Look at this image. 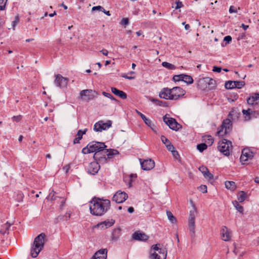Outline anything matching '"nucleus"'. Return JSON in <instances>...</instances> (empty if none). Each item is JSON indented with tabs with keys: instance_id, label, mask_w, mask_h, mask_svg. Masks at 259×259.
Returning <instances> with one entry per match:
<instances>
[{
	"instance_id": "obj_1",
	"label": "nucleus",
	"mask_w": 259,
	"mask_h": 259,
	"mask_svg": "<svg viewBox=\"0 0 259 259\" xmlns=\"http://www.w3.org/2000/svg\"><path fill=\"white\" fill-rule=\"evenodd\" d=\"M110 207V201L108 199L95 197L89 202L90 212L94 216L103 215L109 210Z\"/></svg>"
},
{
	"instance_id": "obj_2",
	"label": "nucleus",
	"mask_w": 259,
	"mask_h": 259,
	"mask_svg": "<svg viewBox=\"0 0 259 259\" xmlns=\"http://www.w3.org/2000/svg\"><path fill=\"white\" fill-rule=\"evenodd\" d=\"M185 94V91L179 87L172 89L164 88L159 93V97L167 100H177L183 97Z\"/></svg>"
},
{
	"instance_id": "obj_3",
	"label": "nucleus",
	"mask_w": 259,
	"mask_h": 259,
	"mask_svg": "<svg viewBox=\"0 0 259 259\" xmlns=\"http://www.w3.org/2000/svg\"><path fill=\"white\" fill-rule=\"evenodd\" d=\"M167 249L160 244H156L151 246L149 253V259H166Z\"/></svg>"
},
{
	"instance_id": "obj_4",
	"label": "nucleus",
	"mask_w": 259,
	"mask_h": 259,
	"mask_svg": "<svg viewBox=\"0 0 259 259\" xmlns=\"http://www.w3.org/2000/svg\"><path fill=\"white\" fill-rule=\"evenodd\" d=\"M106 147V146L104 143L93 142L88 144L82 149V153L84 154L96 153L103 150Z\"/></svg>"
},
{
	"instance_id": "obj_5",
	"label": "nucleus",
	"mask_w": 259,
	"mask_h": 259,
	"mask_svg": "<svg viewBox=\"0 0 259 259\" xmlns=\"http://www.w3.org/2000/svg\"><path fill=\"white\" fill-rule=\"evenodd\" d=\"M218 149L224 155L229 156L233 149L231 141L225 139H222L218 143Z\"/></svg>"
},
{
	"instance_id": "obj_6",
	"label": "nucleus",
	"mask_w": 259,
	"mask_h": 259,
	"mask_svg": "<svg viewBox=\"0 0 259 259\" xmlns=\"http://www.w3.org/2000/svg\"><path fill=\"white\" fill-rule=\"evenodd\" d=\"M232 123L230 119H225L221 126L218 128L217 135L219 137H224L229 133L231 130Z\"/></svg>"
},
{
	"instance_id": "obj_7",
	"label": "nucleus",
	"mask_w": 259,
	"mask_h": 259,
	"mask_svg": "<svg viewBox=\"0 0 259 259\" xmlns=\"http://www.w3.org/2000/svg\"><path fill=\"white\" fill-rule=\"evenodd\" d=\"M197 214V210L195 206L193 205V208L189 212L188 218L189 229L191 235L194 236L195 229V218Z\"/></svg>"
},
{
	"instance_id": "obj_8",
	"label": "nucleus",
	"mask_w": 259,
	"mask_h": 259,
	"mask_svg": "<svg viewBox=\"0 0 259 259\" xmlns=\"http://www.w3.org/2000/svg\"><path fill=\"white\" fill-rule=\"evenodd\" d=\"M215 81L209 77L200 78L198 80L197 85L201 90L211 89L215 87Z\"/></svg>"
},
{
	"instance_id": "obj_9",
	"label": "nucleus",
	"mask_w": 259,
	"mask_h": 259,
	"mask_svg": "<svg viewBox=\"0 0 259 259\" xmlns=\"http://www.w3.org/2000/svg\"><path fill=\"white\" fill-rule=\"evenodd\" d=\"M112 122L111 120H100L96 122L94 126V130L96 132H101L103 131L107 130L112 126Z\"/></svg>"
},
{
	"instance_id": "obj_10",
	"label": "nucleus",
	"mask_w": 259,
	"mask_h": 259,
	"mask_svg": "<svg viewBox=\"0 0 259 259\" xmlns=\"http://www.w3.org/2000/svg\"><path fill=\"white\" fill-rule=\"evenodd\" d=\"M163 118L164 122L172 130L178 131L181 128V125L178 123L175 119L169 117V115H165Z\"/></svg>"
},
{
	"instance_id": "obj_11",
	"label": "nucleus",
	"mask_w": 259,
	"mask_h": 259,
	"mask_svg": "<svg viewBox=\"0 0 259 259\" xmlns=\"http://www.w3.org/2000/svg\"><path fill=\"white\" fill-rule=\"evenodd\" d=\"M221 238L225 242H229L232 239V231L225 226L222 227L220 231Z\"/></svg>"
},
{
	"instance_id": "obj_12",
	"label": "nucleus",
	"mask_w": 259,
	"mask_h": 259,
	"mask_svg": "<svg viewBox=\"0 0 259 259\" xmlns=\"http://www.w3.org/2000/svg\"><path fill=\"white\" fill-rule=\"evenodd\" d=\"M253 157V153L248 148H244L242 151L240 156V162L244 164L245 162L250 160Z\"/></svg>"
},
{
	"instance_id": "obj_13",
	"label": "nucleus",
	"mask_w": 259,
	"mask_h": 259,
	"mask_svg": "<svg viewBox=\"0 0 259 259\" xmlns=\"http://www.w3.org/2000/svg\"><path fill=\"white\" fill-rule=\"evenodd\" d=\"M113 225V221L112 219H107L104 221L98 223L96 225L93 227L94 229H98L100 230H105Z\"/></svg>"
},
{
	"instance_id": "obj_14",
	"label": "nucleus",
	"mask_w": 259,
	"mask_h": 259,
	"mask_svg": "<svg viewBox=\"0 0 259 259\" xmlns=\"http://www.w3.org/2000/svg\"><path fill=\"white\" fill-rule=\"evenodd\" d=\"M128 198L127 194L121 191H118L114 194V201L118 203H122Z\"/></svg>"
},
{
	"instance_id": "obj_15",
	"label": "nucleus",
	"mask_w": 259,
	"mask_h": 259,
	"mask_svg": "<svg viewBox=\"0 0 259 259\" xmlns=\"http://www.w3.org/2000/svg\"><path fill=\"white\" fill-rule=\"evenodd\" d=\"M140 164L144 170H151L155 166L154 161L151 159L145 160L143 161L140 160Z\"/></svg>"
},
{
	"instance_id": "obj_16",
	"label": "nucleus",
	"mask_w": 259,
	"mask_h": 259,
	"mask_svg": "<svg viewBox=\"0 0 259 259\" xmlns=\"http://www.w3.org/2000/svg\"><path fill=\"white\" fill-rule=\"evenodd\" d=\"M95 92L91 90H82L80 92V98L84 100H89L94 97Z\"/></svg>"
},
{
	"instance_id": "obj_17",
	"label": "nucleus",
	"mask_w": 259,
	"mask_h": 259,
	"mask_svg": "<svg viewBox=\"0 0 259 259\" xmlns=\"http://www.w3.org/2000/svg\"><path fill=\"white\" fill-rule=\"evenodd\" d=\"M45 234L44 233H41L36 237H35L33 244L42 249L45 243Z\"/></svg>"
},
{
	"instance_id": "obj_18",
	"label": "nucleus",
	"mask_w": 259,
	"mask_h": 259,
	"mask_svg": "<svg viewBox=\"0 0 259 259\" xmlns=\"http://www.w3.org/2000/svg\"><path fill=\"white\" fill-rule=\"evenodd\" d=\"M107 250L106 249H100L96 251L91 259H107Z\"/></svg>"
},
{
	"instance_id": "obj_19",
	"label": "nucleus",
	"mask_w": 259,
	"mask_h": 259,
	"mask_svg": "<svg viewBox=\"0 0 259 259\" xmlns=\"http://www.w3.org/2000/svg\"><path fill=\"white\" fill-rule=\"evenodd\" d=\"M100 166L99 163L96 161H93L90 163L88 167L89 173L92 175L96 174L99 170Z\"/></svg>"
},
{
	"instance_id": "obj_20",
	"label": "nucleus",
	"mask_w": 259,
	"mask_h": 259,
	"mask_svg": "<svg viewBox=\"0 0 259 259\" xmlns=\"http://www.w3.org/2000/svg\"><path fill=\"white\" fill-rule=\"evenodd\" d=\"M199 170L207 180H212L213 179V175L209 172L208 169L206 166L202 165L199 167Z\"/></svg>"
},
{
	"instance_id": "obj_21",
	"label": "nucleus",
	"mask_w": 259,
	"mask_h": 259,
	"mask_svg": "<svg viewBox=\"0 0 259 259\" xmlns=\"http://www.w3.org/2000/svg\"><path fill=\"white\" fill-rule=\"evenodd\" d=\"M55 81L58 86L61 88L66 87L68 83L67 79L60 74L56 75Z\"/></svg>"
},
{
	"instance_id": "obj_22",
	"label": "nucleus",
	"mask_w": 259,
	"mask_h": 259,
	"mask_svg": "<svg viewBox=\"0 0 259 259\" xmlns=\"http://www.w3.org/2000/svg\"><path fill=\"white\" fill-rule=\"evenodd\" d=\"M133 238L135 240L146 241L148 236L141 231H137L133 234Z\"/></svg>"
},
{
	"instance_id": "obj_23",
	"label": "nucleus",
	"mask_w": 259,
	"mask_h": 259,
	"mask_svg": "<svg viewBox=\"0 0 259 259\" xmlns=\"http://www.w3.org/2000/svg\"><path fill=\"white\" fill-rule=\"evenodd\" d=\"M247 103L250 105H256L259 104V93H255L248 98Z\"/></svg>"
},
{
	"instance_id": "obj_24",
	"label": "nucleus",
	"mask_w": 259,
	"mask_h": 259,
	"mask_svg": "<svg viewBox=\"0 0 259 259\" xmlns=\"http://www.w3.org/2000/svg\"><path fill=\"white\" fill-rule=\"evenodd\" d=\"M41 248L40 247L32 244L31 249H30V254L32 257H36L40 251L41 250Z\"/></svg>"
},
{
	"instance_id": "obj_25",
	"label": "nucleus",
	"mask_w": 259,
	"mask_h": 259,
	"mask_svg": "<svg viewBox=\"0 0 259 259\" xmlns=\"http://www.w3.org/2000/svg\"><path fill=\"white\" fill-rule=\"evenodd\" d=\"M86 132L87 129H85L83 131L79 130L76 135L77 137L74 139V144L78 143L79 141L82 139V136L85 134Z\"/></svg>"
},
{
	"instance_id": "obj_26",
	"label": "nucleus",
	"mask_w": 259,
	"mask_h": 259,
	"mask_svg": "<svg viewBox=\"0 0 259 259\" xmlns=\"http://www.w3.org/2000/svg\"><path fill=\"white\" fill-rule=\"evenodd\" d=\"M103 156H104L105 160L110 159L113 156V150L111 149H106L104 151Z\"/></svg>"
},
{
	"instance_id": "obj_27",
	"label": "nucleus",
	"mask_w": 259,
	"mask_h": 259,
	"mask_svg": "<svg viewBox=\"0 0 259 259\" xmlns=\"http://www.w3.org/2000/svg\"><path fill=\"white\" fill-rule=\"evenodd\" d=\"M114 95H116L123 100L127 98V95L124 92L118 90L116 88H114Z\"/></svg>"
},
{
	"instance_id": "obj_28",
	"label": "nucleus",
	"mask_w": 259,
	"mask_h": 259,
	"mask_svg": "<svg viewBox=\"0 0 259 259\" xmlns=\"http://www.w3.org/2000/svg\"><path fill=\"white\" fill-rule=\"evenodd\" d=\"M225 187L227 189L234 191L236 189V187L235 183L233 181H226Z\"/></svg>"
},
{
	"instance_id": "obj_29",
	"label": "nucleus",
	"mask_w": 259,
	"mask_h": 259,
	"mask_svg": "<svg viewBox=\"0 0 259 259\" xmlns=\"http://www.w3.org/2000/svg\"><path fill=\"white\" fill-rule=\"evenodd\" d=\"M203 138L206 144L209 146H211L214 142L213 138L210 135L204 136Z\"/></svg>"
},
{
	"instance_id": "obj_30",
	"label": "nucleus",
	"mask_w": 259,
	"mask_h": 259,
	"mask_svg": "<svg viewBox=\"0 0 259 259\" xmlns=\"http://www.w3.org/2000/svg\"><path fill=\"white\" fill-rule=\"evenodd\" d=\"M247 195L244 191H240L237 195V199L239 202H243L246 198Z\"/></svg>"
},
{
	"instance_id": "obj_31",
	"label": "nucleus",
	"mask_w": 259,
	"mask_h": 259,
	"mask_svg": "<svg viewBox=\"0 0 259 259\" xmlns=\"http://www.w3.org/2000/svg\"><path fill=\"white\" fill-rule=\"evenodd\" d=\"M166 147L169 151L171 152L172 153L174 156H176L178 155V152L175 150V148L172 145L171 143H169V144H167Z\"/></svg>"
},
{
	"instance_id": "obj_32",
	"label": "nucleus",
	"mask_w": 259,
	"mask_h": 259,
	"mask_svg": "<svg viewBox=\"0 0 259 259\" xmlns=\"http://www.w3.org/2000/svg\"><path fill=\"white\" fill-rule=\"evenodd\" d=\"M166 215L167 217V218L169 222L172 224H176V219L175 217L174 216L172 213L171 211L169 210L166 211Z\"/></svg>"
},
{
	"instance_id": "obj_33",
	"label": "nucleus",
	"mask_w": 259,
	"mask_h": 259,
	"mask_svg": "<svg viewBox=\"0 0 259 259\" xmlns=\"http://www.w3.org/2000/svg\"><path fill=\"white\" fill-rule=\"evenodd\" d=\"M235 81H227L225 82V86L227 89L231 90L235 88Z\"/></svg>"
},
{
	"instance_id": "obj_34",
	"label": "nucleus",
	"mask_w": 259,
	"mask_h": 259,
	"mask_svg": "<svg viewBox=\"0 0 259 259\" xmlns=\"http://www.w3.org/2000/svg\"><path fill=\"white\" fill-rule=\"evenodd\" d=\"M183 81L188 84H192L193 82V79L191 76L184 74Z\"/></svg>"
},
{
	"instance_id": "obj_35",
	"label": "nucleus",
	"mask_w": 259,
	"mask_h": 259,
	"mask_svg": "<svg viewBox=\"0 0 259 259\" xmlns=\"http://www.w3.org/2000/svg\"><path fill=\"white\" fill-rule=\"evenodd\" d=\"M162 66L169 70H174L176 69V67L174 65L167 62H163L162 63Z\"/></svg>"
},
{
	"instance_id": "obj_36",
	"label": "nucleus",
	"mask_w": 259,
	"mask_h": 259,
	"mask_svg": "<svg viewBox=\"0 0 259 259\" xmlns=\"http://www.w3.org/2000/svg\"><path fill=\"white\" fill-rule=\"evenodd\" d=\"M233 204L234 205V206L235 207V208L240 213L243 212V207L242 206L240 205L238 201H235L233 202Z\"/></svg>"
},
{
	"instance_id": "obj_37",
	"label": "nucleus",
	"mask_w": 259,
	"mask_h": 259,
	"mask_svg": "<svg viewBox=\"0 0 259 259\" xmlns=\"http://www.w3.org/2000/svg\"><path fill=\"white\" fill-rule=\"evenodd\" d=\"M144 119H143V121H144L145 123L149 127H150L153 131H154V125L152 121L150 119L147 118L146 117Z\"/></svg>"
},
{
	"instance_id": "obj_38",
	"label": "nucleus",
	"mask_w": 259,
	"mask_h": 259,
	"mask_svg": "<svg viewBox=\"0 0 259 259\" xmlns=\"http://www.w3.org/2000/svg\"><path fill=\"white\" fill-rule=\"evenodd\" d=\"M242 113L244 115H246L245 118L246 120H248L250 119V115L252 113V110L251 109H248V110H243Z\"/></svg>"
},
{
	"instance_id": "obj_39",
	"label": "nucleus",
	"mask_w": 259,
	"mask_h": 259,
	"mask_svg": "<svg viewBox=\"0 0 259 259\" xmlns=\"http://www.w3.org/2000/svg\"><path fill=\"white\" fill-rule=\"evenodd\" d=\"M207 144L205 143L200 144L197 146V149L199 152H202L207 148Z\"/></svg>"
},
{
	"instance_id": "obj_40",
	"label": "nucleus",
	"mask_w": 259,
	"mask_h": 259,
	"mask_svg": "<svg viewBox=\"0 0 259 259\" xmlns=\"http://www.w3.org/2000/svg\"><path fill=\"white\" fill-rule=\"evenodd\" d=\"M245 85V82L243 81H235V88L241 89Z\"/></svg>"
},
{
	"instance_id": "obj_41",
	"label": "nucleus",
	"mask_w": 259,
	"mask_h": 259,
	"mask_svg": "<svg viewBox=\"0 0 259 259\" xmlns=\"http://www.w3.org/2000/svg\"><path fill=\"white\" fill-rule=\"evenodd\" d=\"M198 190L203 193H206L207 192V186L204 185H202L198 188Z\"/></svg>"
},
{
	"instance_id": "obj_42",
	"label": "nucleus",
	"mask_w": 259,
	"mask_h": 259,
	"mask_svg": "<svg viewBox=\"0 0 259 259\" xmlns=\"http://www.w3.org/2000/svg\"><path fill=\"white\" fill-rule=\"evenodd\" d=\"M183 74L174 75L173 77V79L175 81H179L180 80L183 81Z\"/></svg>"
},
{
	"instance_id": "obj_43",
	"label": "nucleus",
	"mask_w": 259,
	"mask_h": 259,
	"mask_svg": "<svg viewBox=\"0 0 259 259\" xmlns=\"http://www.w3.org/2000/svg\"><path fill=\"white\" fill-rule=\"evenodd\" d=\"M19 20V16L18 15L16 16L14 18V20L12 22V28L14 30L15 29L16 26L18 24Z\"/></svg>"
},
{
	"instance_id": "obj_44",
	"label": "nucleus",
	"mask_w": 259,
	"mask_h": 259,
	"mask_svg": "<svg viewBox=\"0 0 259 259\" xmlns=\"http://www.w3.org/2000/svg\"><path fill=\"white\" fill-rule=\"evenodd\" d=\"M240 10V8L239 7H238L237 8H235L234 6H231L230 7L229 12L231 14L233 13H236L238 12V10Z\"/></svg>"
},
{
	"instance_id": "obj_45",
	"label": "nucleus",
	"mask_w": 259,
	"mask_h": 259,
	"mask_svg": "<svg viewBox=\"0 0 259 259\" xmlns=\"http://www.w3.org/2000/svg\"><path fill=\"white\" fill-rule=\"evenodd\" d=\"M7 3V0H0V11L5 9Z\"/></svg>"
},
{
	"instance_id": "obj_46",
	"label": "nucleus",
	"mask_w": 259,
	"mask_h": 259,
	"mask_svg": "<svg viewBox=\"0 0 259 259\" xmlns=\"http://www.w3.org/2000/svg\"><path fill=\"white\" fill-rule=\"evenodd\" d=\"M161 140L162 143L166 146L167 144L170 143L171 142L164 136H161Z\"/></svg>"
},
{
	"instance_id": "obj_47",
	"label": "nucleus",
	"mask_w": 259,
	"mask_h": 259,
	"mask_svg": "<svg viewBox=\"0 0 259 259\" xmlns=\"http://www.w3.org/2000/svg\"><path fill=\"white\" fill-rule=\"evenodd\" d=\"M150 100L152 102H153L155 104L158 105V106H161L162 105V102L158 100V99H153V98H151L150 99Z\"/></svg>"
},
{
	"instance_id": "obj_48",
	"label": "nucleus",
	"mask_w": 259,
	"mask_h": 259,
	"mask_svg": "<svg viewBox=\"0 0 259 259\" xmlns=\"http://www.w3.org/2000/svg\"><path fill=\"white\" fill-rule=\"evenodd\" d=\"M92 10L93 11H103L104 8L100 6H98L93 7L92 9Z\"/></svg>"
},
{
	"instance_id": "obj_49",
	"label": "nucleus",
	"mask_w": 259,
	"mask_h": 259,
	"mask_svg": "<svg viewBox=\"0 0 259 259\" xmlns=\"http://www.w3.org/2000/svg\"><path fill=\"white\" fill-rule=\"evenodd\" d=\"M175 3L176 5L175 9H179L183 7V5L182 3L180 1H176Z\"/></svg>"
},
{
	"instance_id": "obj_50",
	"label": "nucleus",
	"mask_w": 259,
	"mask_h": 259,
	"mask_svg": "<svg viewBox=\"0 0 259 259\" xmlns=\"http://www.w3.org/2000/svg\"><path fill=\"white\" fill-rule=\"evenodd\" d=\"M12 119L15 122H19L22 119V116L21 115H17V116H14L13 117Z\"/></svg>"
},
{
	"instance_id": "obj_51",
	"label": "nucleus",
	"mask_w": 259,
	"mask_h": 259,
	"mask_svg": "<svg viewBox=\"0 0 259 259\" xmlns=\"http://www.w3.org/2000/svg\"><path fill=\"white\" fill-rule=\"evenodd\" d=\"M232 40V37L230 35L226 36L224 38V41H226L227 44H229Z\"/></svg>"
},
{
	"instance_id": "obj_52",
	"label": "nucleus",
	"mask_w": 259,
	"mask_h": 259,
	"mask_svg": "<svg viewBox=\"0 0 259 259\" xmlns=\"http://www.w3.org/2000/svg\"><path fill=\"white\" fill-rule=\"evenodd\" d=\"M129 20L127 18H124L121 20V23L123 25H127L128 24Z\"/></svg>"
},
{
	"instance_id": "obj_53",
	"label": "nucleus",
	"mask_w": 259,
	"mask_h": 259,
	"mask_svg": "<svg viewBox=\"0 0 259 259\" xmlns=\"http://www.w3.org/2000/svg\"><path fill=\"white\" fill-rule=\"evenodd\" d=\"M222 70V68L221 67H217V66H214L213 67V68L212 69V71H214V72H220Z\"/></svg>"
},
{
	"instance_id": "obj_54",
	"label": "nucleus",
	"mask_w": 259,
	"mask_h": 259,
	"mask_svg": "<svg viewBox=\"0 0 259 259\" xmlns=\"http://www.w3.org/2000/svg\"><path fill=\"white\" fill-rule=\"evenodd\" d=\"M102 94L106 97H107L108 98H112V95L111 94H109V93H106L105 92H103Z\"/></svg>"
},
{
	"instance_id": "obj_55",
	"label": "nucleus",
	"mask_w": 259,
	"mask_h": 259,
	"mask_svg": "<svg viewBox=\"0 0 259 259\" xmlns=\"http://www.w3.org/2000/svg\"><path fill=\"white\" fill-rule=\"evenodd\" d=\"M136 112L138 115H139L141 116L143 120L145 119L144 118L146 117V116L143 113H142L141 112H139L138 110H136Z\"/></svg>"
},
{
	"instance_id": "obj_56",
	"label": "nucleus",
	"mask_w": 259,
	"mask_h": 259,
	"mask_svg": "<svg viewBox=\"0 0 259 259\" xmlns=\"http://www.w3.org/2000/svg\"><path fill=\"white\" fill-rule=\"evenodd\" d=\"M102 53L103 55L105 56H107L108 54V51L106 50H102L100 51Z\"/></svg>"
},
{
	"instance_id": "obj_57",
	"label": "nucleus",
	"mask_w": 259,
	"mask_h": 259,
	"mask_svg": "<svg viewBox=\"0 0 259 259\" xmlns=\"http://www.w3.org/2000/svg\"><path fill=\"white\" fill-rule=\"evenodd\" d=\"M122 76L124 78H126V79H134L135 78L134 76H128L127 75H123Z\"/></svg>"
},
{
	"instance_id": "obj_58",
	"label": "nucleus",
	"mask_w": 259,
	"mask_h": 259,
	"mask_svg": "<svg viewBox=\"0 0 259 259\" xmlns=\"http://www.w3.org/2000/svg\"><path fill=\"white\" fill-rule=\"evenodd\" d=\"M248 27V25H245L244 24H241V27H242L244 30H246Z\"/></svg>"
},
{
	"instance_id": "obj_59",
	"label": "nucleus",
	"mask_w": 259,
	"mask_h": 259,
	"mask_svg": "<svg viewBox=\"0 0 259 259\" xmlns=\"http://www.w3.org/2000/svg\"><path fill=\"white\" fill-rule=\"evenodd\" d=\"M134 208L132 207H130L128 208L127 211L129 213H133L134 212Z\"/></svg>"
},
{
	"instance_id": "obj_60",
	"label": "nucleus",
	"mask_w": 259,
	"mask_h": 259,
	"mask_svg": "<svg viewBox=\"0 0 259 259\" xmlns=\"http://www.w3.org/2000/svg\"><path fill=\"white\" fill-rule=\"evenodd\" d=\"M130 177L131 179H136L137 178V175L136 174H131L130 175Z\"/></svg>"
},
{
	"instance_id": "obj_61",
	"label": "nucleus",
	"mask_w": 259,
	"mask_h": 259,
	"mask_svg": "<svg viewBox=\"0 0 259 259\" xmlns=\"http://www.w3.org/2000/svg\"><path fill=\"white\" fill-rule=\"evenodd\" d=\"M106 15H108V16H110V13L109 12V11H105L104 9L103 11Z\"/></svg>"
},
{
	"instance_id": "obj_62",
	"label": "nucleus",
	"mask_w": 259,
	"mask_h": 259,
	"mask_svg": "<svg viewBox=\"0 0 259 259\" xmlns=\"http://www.w3.org/2000/svg\"><path fill=\"white\" fill-rule=\"evenodd\" d=\"M190 28V25L189 24H186L185 26V29L186 30H189Z\"/></svg>"
},
{
	"instance_id": "obj_63",
	"label": "nucleus",
	"mask_w": 259,
	"mask_h": 259,
	"mask_svg": "<svg viewBox=\"0 0 259 259\" xmlns=\"http://www.w3.org/2000/svg\"><path fill=\"white\" fill-rule=\"evenodd\" d=\"M64 169H65V171L67 172L69 169V166L67 165V166H65L64 167Z\"/></svg>"
},
{
	"instance_id": "obj_64",
	"label": "nucleus",
	"mask_w": 259,
	"mask_h": 259,
	"mask_svg": "<svg viewBox=\"0 0 259 259\" xmlns=\"http://www.w3.org/2000/svg\"><path fill=\"white\" fill-rule=\"evenodd\" d=\"M254 182L256 183L259 184V178H258V177L255 178L254 179Z\"/></svg>"
}]
</instances>
